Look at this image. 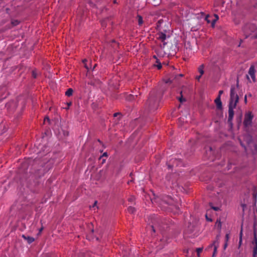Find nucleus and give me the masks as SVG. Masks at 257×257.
Here are the masks:
<instances>
[{"label": "nucleus", "instance_id": "obj_1", "mask_svg": "<svg viewBox=\"0 0 257 257\" xmlns=\"http://www.w3.org/2000/svg\"><path fill=\"white\" fill-rule=\"evenodd\" d=\"M238 82L236 86L231 85L230 92V99L228 105V121L231 122L234 116L233 109L236 107V104L238 102L239 97L237 92L238 91Z\"/></svg>", "mask_w": 257, "mask_h": 257}, {"label": "nucleus", "instance_id": "obj_2", "mask_svg": "<svg viewBox=\"0 0 257 257\" xmlns=\"http://www.w3.org/2000/svg\"><path fill=\"white\" fill-rule=\"evenodd\" d=\"M26 100L22 96H19L15 100H12L6 103V107L10 113H13L20 105L21 111H23L26 106Z\"/></svg>", "mask_w": 257, "mask_h": 257}, {"label": "nucleus", "instance_id": "obj_3", "mask_svg": "<svg viewBox=\"0 0 257 257\" xmlns=\"http://www.w3.org/2000/svg\"><path fill=\"white\" fill-rule=\"evenodd\" d=\"M146 104L150 111H154L158 108L159 99L155 91L153 90L150 92Z\"/></svg>", "mask_w": 257, "mask_h": 257}, {"label": "nucleus", "instance_id": "obj_4", "mask_svg": "<svg viewBox=\"0 0 257 257\" xmlns=\"http://www.w3.org/2000/svg\"><path fill=\"white\" fill-rule=\"evenodd\" d=\"M242 30L245 35L246 38H247L252 33L255 31L256 26L253 24L248 23L243 26Z\"/></svg>", "mask_w": 257, "mask_h": 257}, {"label": "nucleus", "instance_id": "obj_5", "mask_svg": "<svg viewBox=\"0 0 257 257\" xmlns=\"http://www.w3.org/2000/svg\"><path fill=\"white\" fill-rule=\"evenodd\" d=\"M253 117V115L250 111L248 112L245 114L243 122V125L245 127H247L251 125Z\"/></svg>", "mask_w": 257, "mask_h": 257}, {"label": "nucleus", "instance_id": "obj_6", "mask_svg": "<svg viewBox=\"0 0 257 257\" xmlns=\"http://www.w3.org/2000/svg\"><path fill=\"white\" fill-rule=\"evenodd\" d=\"M167 31L165 30L164 32H160L158 33L156 35L157 38L163 43V47L167 44V43L165 42L166 39L170 37V35L167 34Z\"/></svg>", "mask_w": 257, "mask_h": 257}, {"label": "nucleus", "instance_id": "obj_7", "mask_svg": "<svg viewBox=\"0 0 257 257\" xmlns=\"http://www.w3.org/2000/svg\"><path fill=\"white\" fill-rule=\"evenodd\" d=\"M251 244L253 245L252 257H256L257 255V237L255 232L253 233V238Z\"/></svg>", "mask_w": 257, "mask_h": 257}, {"label": "nucleus", "instance_id": "obj_8", "mask_svg": "<svg viewBox=\"0 0 257 257\" xmlns=\"http://www.w3.org/2000/svg\"><path fill=\"white\" fill-rule=\"evenodd\" d=\"M162 201L164 203L168 204L169 205H170V206L173 205V203H174V201H173V199L168 196H166L164 197L162 199Z\"/></svg>", "mask_w": 257, "mask_h": 257}, {"label": "nucleus", "instance_id": "obj_9", "mask_svg": "<svg viewBox=\"0 0 257 257\" xmlns=\"http://www.w3.org/2000/svg\"><path fill=\"white\" fill-rule=\"evenodd\" d=\"M218 238H219V236L217 235L216 237V239L215 240H214L213 241V242L209 246V247H213V249H214L213 252H215V253L217 251V249L219 246Z\"/></svg>", "mask_w": 257, "mask_h": 257}, {"label": "nucleus", "instance_id": "obj_10", "mask_svg": "<svg viewBox=\"0 0 257 257\" xmlns=\"http://www.w3.org/2000/svg\"><path fill=\"white\" fill-rule=\"evenodd\" d=\"M248 75L250 76L253 82L255 81V70L253 66L250 67L248 71Z\"/></svg>", "mask_w": 257, "mask_h": 257}, {"label": "nucleus", "instance_id": "obj_11", "mask_svg": "<svg viewBox=\"0 0 257 257\" xmlns=\"http://www.w3.org/2000/svg\"><path fill=\"white\" fill-rule=\"evenodd\" d=\"M214 102L218 109H220L222 108V105L220 96H217V98L215 99Z\"/></svg>", "mask_w": 257, "mask_h": 257}, {"label": "nucleus", "instance_id": "obj_12", "mask_svg": "<svg viewBox=\"0 0 257 257\" xmlns=\"http://www.w3.org/2000/svg\"><path fill=\"white\" fill-rule=\"evenodd\" d=\"M22 237L25 240H26L27 241V242L29 244L32 243L35 240V239L34 237L26 235L25 234L22 235Z\"/></svg>", "mask_w": 257, "mask_h": 257}, {"label": "nucleus", "instance_id": "obj_13", "mask_svg": "<svg viewBox=\"0 0 257 257\" xmlns=\"http://www.w3.org/2000/svg\"><path fill=\"white\" fill-rule=\"evenodd\" d=\"M204 67H205V66L204 64H201V65H200L198 69H197V70H198V73H199V74L200 75H203L204 73Z\"/></svg>", "mask_w": 257, "mask_h": 257}, {"label": "nucleus", "instance_id": "obj_14", "mask_svg": "<svg viewBox=\"0 0 257 257\" xmlns=\"http://www.w3.org/2000/svg\"><path fill=\"white\" fill-rule=\"evenodd\" d=\"M173 161V162H172V165H168V167L169 168H171L174 166H178L179 165V164H178V161L176 160V158H172L170 160V161Z\"/></svg>", "mask_w": 257, "mask_h": 257}, {"label": "nucleus", "instance_id": "obj_15", "mask_svg": "<svg viewBox=\"0 0 257 257\" xmlns=\"http://www.w3.org/2000/svg\"><path fill=\"white\" fill-rule=\"evenodd\" d=\"M73 92V90L72 88H69L67 90V91L65 92V95L70 97L72 95Z\"/></svg>", "mask_w": 257, "mask_h": 257}, {"label": "nucleus", "instance_id": "obj_16", "mask_svg": "<svg viewBox=\"0 0 257 257\" xmlns=\"http://www.w3.org/2000/svg\"><path fill=\"white\" fill-rule=\"evenodd\" d=\"M154 66L158 68V69H161L162 67L161 62L158 59H157L156 64H154Z\"/></svg>", "mask_w": 257, "mask_h": 257}, {"label": "nucleus", "instance_id": "obj_17", "mask_svg": "<svg viewBox=\"0 0 257 257\" xmlns=\"http://www.w3.org/2000/svg\"><path fill=\"white\" fill-rule=\"evenodd\" d=\"M149 3H151L152 5H154V6H157L158 5L160 2V0H148Z\"/></svg>", "mask_w": 257, "mask_h": 257}, {"label": "nucleus", "instance_id": "obj_18", "mask_svg": "<svg viewBox=\"0 0 257 257\" xmlns=\"http://www.w3.org/2000/svg\"><path fill=\"white\" fill-rule=\"evenodd\" d=\"M138 21V24L139 25L141 26L143 23V20L142 16L138 15L137 17Z\"/></svg>", "mask_w": 257, "mask_h": 257}, {"label": "nucleus", "instance_id": "obj_19", "mask_svg": "<svg viewBox=\"0 0 257 257\" xmlns=\"http://www.w3.org/2000/svg\"><path fill=\"white\" fill-rule=\"evenodd\" d=\"M127 211L129 213H134L136 211V209L134 207H132V206H129L128 208H127Z\"/></svg>", "mask_w": 257, "mask_h": 257}, {"label": "nucleus", "instance_id": "obj_20", "mask_svg": "<svg viewBox=\"0 0 257 257\" xmlns=\"http://www.w3.org/2000/svg\"><path fill=\"white\" fill-rule=\"evenodd\" d=\"M180 93H181V96L178 97L179 100L181 102H183L185 101H186L185 99L183 98V95L182 94V91H180Z\"/></svg>", "mask_w": 257, "mask_h": 257}, {"label": "nucleus", "instance_id": "obj_21", "mask_svg": "<svg viewBox=\"0 0 257 257\" xmlns=\"http://www.w3.org/2000/svg\"><path fill=\"white\" fill-rule=\"evenodd\" d=\"M207 189L209 190L213 191V190H214V186H213L211 184H209L207 186Z\"/></svg>", "mask_w": 257, "mask_h": 257}, {"label": "nucleus", "instance_id": "obj_22", "mask_svg": "<svg viewBox=\"0 0 257 257\" xmlns=\"http://www.w3.org/2000/svg\"><path fill=\"white\" fill-rule=\"evenodd\" d=\"M19 24V22L18 20H13L12 21V24L15 26L18 25Z\"/></svg>", "mask_w": 257, "mask_h": 257}, {"label": "nucleus", "instance_id": "obj_23", "mask_svg": "<svg viewBox=\"0 0 257 257\" xmlns=\"http://www.w3.org/2000/svg\"><path fill=\"white\" fill-rule=\"evenodd\" d=\"M72 102L71 101H70L69 102H67V106L64 107V109H68L69 108V107L72 105Z\"/></svg>", "mask_w": 257, "mask_h": 257}, {"label": "nucleus", "instance_id": "obj_24", "mask_svg": "<svg viewBox=\"0 0 257 257\" xmlns=\"http://www.w3.org/2000/svg\"><path fill=\"white\" fill-rule=\"evenodd\" d=\"M103 157H107L108 154L106 152H104L103 153L102 155L99 157V160H101Z\"/></svg>", "mask_w": 257, "mask_h": 257}, {"label": "nucleus", "instance_id": "obj_25", "mask_svg": "<svg viewBox=\"0 0 257 257\" xmlns=\"http://www.w3.org/2000/svg\"><path fill=\"white\" fill-rule=\"evenodd\" d=\"M212 204V203H210V206L211 207V208L215 211H218L219 210V208L218 207H214V206H212L211 205Z\"/></svg>", "mask_w": 257, "mask_h": 257}, {"label": "nucleus", "instance_id": "obj_26", "mask_svg": "<svg viewBox=\"0 0 257 257\" xmlns=\"http://www.w3.org/2000/svg\"><path fill=\"white\" fill-rule=\"evenodd\" d=\"M37 74L35 70H33L32 71V77L34 78H36L37 77Z\"/></svg>", "mask_w": 257, "mask_h": 257}, {"label": "nucleus", "instance_id": "obj_27", "mask_svg": "<svg viewBox=\"0 0 257 257\" xmlns=\"http://www.w3.org/2000/svg\"><path fill=\"white\" fill-rule=\"evenodd\" d=\"M202 76V75H200V74L198 75H196L195 76V79L198 81L199 82L200 81V78H201V77Z\"/></svg>", "mask_w": 257, "mask_h": 257}, {"label": "nucleus", "instance_id": "obj_28", "mask_svg": "<svg viewBox=\"0 0 257 257\" xmlns=\"http://www.w3.org/2000/svg\"><path fill=\"white\" fill-rule=\"evenodd\" d=\"M216 225H217V226L218 227H221V223L220 221H218L217 220V221H216Z\"/></svg>", "mask_w": 257, "mask_h": 257}, {"label": "nucleus", "instance_id": "obj_29", "mask_svg": "<svg viewBox=\"0 0 257 257\" xmlns=\"http://www.w3.org/2000/svg\"><path fill=\"white\" fill-rule=\"evenodd\" d=\"M242 229H241L240 233H239V238H240V241H242Z\"/></svg>", "mask_w": 257, "mask_h": 257}, {"label": "nucleus", "instance_id": "obj_30", "mask_svg": "<svg viewBox=\"0 0 257 257\" xmlns=\"http://www.w3.org/2000/svg\"><path fill=\"white\" fill-rule=\"evenodd\" d=\"M223 91L222 90H220L218 92V96H220V97L221 98V95L223 94Z\"/></svg>", "mask_w": 257, "mask_h": 257}, {"label": "nucleus", "instance_id": "obj_31", "mask_svg": "<svg viewBox=\"0 0 257 257\" xmlns=\"http://www.w3.org/2000/svg\"><path fill=\"white\" fill-rule=\"evenodd\" d=\"M202 251V248H197V252L198 254H199Z\"/></svg>", "mask_w": 257, "mask_h": 257}, {"label": "nucleus", "instance_id": "obj_32", "mask_svg": "<svg viewBox=\"0 0 257 257\" xmlns=\"http://www.w3.org/2000/svg\"><path fill=\"white\" fill-rule=\"evenodd\" d=\"M217 21V20H216V19H215L214 20H213L212 22V26H214V25H215L216 22Z\"/></svg>", "mask_w": 257, "mask_h": 257}, {"label": "nucleus", "instance_id": "obj_33", "mask_svg": "<svg viewBox=\"0 0 257 257\" xmlns=\"http://www.w3.org/2000/svg\"><path fill=\"white\" fill-rule=\"evenodd\" d=\"M225 239H226V242H227L229 239V234H226Z\"/></svg>", "mask_w": 257, "mask_h": 257}, {"label": "nucleus", "instance_id": "obj_34", "mask_svg": "<svg viewBox=\"0 0 257 257\" xmlns=\"http://www.w3.org/2000/svg\"><path fill=\"white\" fill-rule=\"evenodd\" d=\"M206 218L207 220L209 221H212V219L211 218H208L207 215H206Z\"/></svg>", "mask_w": 257, "mask_h": 257}, {"label": "nucleus", "instance_id": "obj_35", "mask_svg": "<svg viewBox=\"0 0 257 257\" xmlns=\"http://www.w3.org/2000/svg\"><path fill=\"white\" fill-rule=\"evenodd\" d=\"M244 102H245V103H247V96H246V95H245V96H244Z\"/></svg>", "mask_w": 257, "mask_h": 257}, {"label": "nucleus", "instance_id": "obj_36", "mask_svg": "<svg viewBox=\"0 0 257 257\" xmlns=\"http://www.w3.org/2000/svg\"><path fill=\"white\" fill-rule=\"evenodd\" d=\"M214 17H215V19H216V20H218L219 19V17H218V16L217 15H216V14H214Z\"/></svg>", "mask_w": 257, "mask_h": 257}, {"label": "nucleus", "instance_id": "obj_37", "mask_svg": "<svg viewBox=\"0 0 257 257\" xmlns=\"http://www.w3.org/2000/svg\"><path fill=\"white\" fill-rule=\"evenodd\" d=\"M227 246V242H226L225 243L224 245V249H226V248Z\"/></svg>", "mask_w": 257, "mask_h": 257}, {"label": "nucleus", "instance_id": "obj_38", "mask_svg": "<svg viewBox=\"0 0 257 257\" xmlns=\"http://www.w3.org/2000/svg\"><path fill=\"white\" fill-rule=\"evenodd\" d=\"M119 114V113L118 112L114 113L113 114V116H114V117H116V116H117V115H118V114Z\"/></svg>", "mask_w": 257, "mask_h": 257}, {"label": "nucleus", "instance_id": "obj_39", "mask_svg": "<svg viewBox=\"0 0 257 257\" xmlns=\"http://www.w3.org/2000/svg\"><path fill=\"white\" fill-rule=\"evenodd\" d=\"M128 200L130 202H132L134 200V198H133V197L130 198H128Z\"/></svg>", "mask_w": 257, "mask_h": 257}, {"label": "nucleus", "instance_id": "obj_40", "mask_svg": "<svg viewBox=\"0 0 257 257\" xmlns=\"http://www.w3.org/2000/svg\"><path fill=\"white\" fill-rule=\"evenodd\" d=\"M175 207H176V209H177V213H179L180 212H181V211H180V210H179V207H177L176 206H175Z\"/></svg>", "mask_w": 257, "mask_h": 257}, {"label": "nucleus", "instance_id": "obj_41", "mask_svg": "<svg viewBox=\"0 0 257 257\" xmlns=\"http://www.w3.org/2000/svg\"><path fill=\"white\" fill-rule=\"evenodd\" d=\"M177 76H178V75H176L175 78H176ZM178 76H179V77H183V74H180L178 75Z\"/></svg>", "mask_w": 257, "mask_h": 257}, {"label": "nucleus", "instance_id": "obj_42", "mask_svg": "<svg viewBox=\"0 0 257 257\" xmlns=\"http://www.w3.org/2000/svg\"><path fill=\"white\" fill-rule=\"evenodd\" d=\"M105 159H102V163L103 164L105 163Z\"/></svg>", "mask_w": 257, "mask_h": 257}, {"label": "nucleus", "instance_id": "obj_43", "mask_svg": "<svg viewBox=\"0 0 257 257\" xmlns=\"http://www.w3.org/2000/svg\"><path fill=\"white\" fill-rule=\"evenodd\" d=\"M97 202L96 201H95V202H94V205H93V207H94V206L96 204Z\"/></svg>", "mask_w": 257, "mask_h": 257}, {"label": "nucleus", "instance_id": "obj_44", "mask_svg": "<svg viewBox=\"0 0 257 257\" xmlns=\"http://www.w3.org/2000/svg\"><path fill=\"white\" fill-rule=\"evenodd\" d=\"M255 38H257V34H255L254 36H253Z\"/></svg>", "mask_w": 257, "mask_h": 257}, {"label": "nucleus", "instance_id": "obj_45", "mask_svg": "<svg viewBox=\"0 0 257 257\" xmlns=\"http://www.w3.org/2000/svg\"><path fill=\"white\" fill-rule=\"evenodd\" d=\"M248 96L249 97H251L252 95L250 93H249L248 94Z\"/></svg>", "mask_w": 257, "mask_h": 257}, {"label": "nucleus", "instance_id": "obj_46", "mask_svg": "<svg viewBox=\"0 0 257 257\" xmlns=\"http://www.w3.org/2000/svg\"><path fill=\"white\" fill-rule=\"evenodd\" d=\"M215 256V252H213V254H212V256L214 257Z\"/></svg>", "mask_w": 257, "mask_h": 257}, {"label": "nucleus", "instance_id": "obj_47", "mask_svg": "<svg viewBox=\"0 0 257 257\" xmlns=\"http://www.w3.org/2000/svg\"><path fill=\"white\" fill-rule=\"evenodd\" d=\"M153 58H154L155 59H156L157 60V58L156 57V56L154 55L153 56Z\"/></svg>", "mask_w": 257, "mask_h": 257}, {"label": "nucleus", "instance_id": "obj_48", "mask_svg": "<svg viewBox=\"0 0 257 257\" xmlns=\"http://www.w3.org/2000/svg\"><path fill=\"white\" fill-rule=\"evenodd\" d=\"M246 77H247V79L249 80V76L248 75H247Z\"/></svg>", "mask_w": 257, "mask_h": 257}, {"label": "nucleus", "instance_id": "obj_49", "mask_svg": "<svg viewBox=\"0 0 257 257\" xmlns=\"http://www.w3.org/2000/svg\"><path fill=\"white\" fill-rule=\"evenodd\" d=\"M152 228H153V229L154 231L155 232V230L154 229L153 226H152Z\"/></svg>", "mask_w": 257, "mask_h": 257}, {"label": "nucleus", "instance_id": "obj_50", "mask_svg": "<svg viewBox=\"0 0 257 257\" xmlns=\"http://www.w3.org/2000/svg\"><path fill=\"white\" fill-rule=\"evenodd\" d=\"M241 242H242V241H240L239 240V244H241Z\"/></svg>", "mask_w": 257, "mask_h": 257}, {"label": "nucleus", "instance_id": "obj_51", "mask_svg": "<svg viewBox=\"0 0 257 257\" xmlns=\"http://www.w3.org/2000/svg\"><path fill=\"white\" fill-rule=\"evenodd\" d=\"M95 66H96V64H95V65H94L93 68H95Z\"/></svg>", "mask_w": 257, "mask_h": 257}, {"label": "nucleus", "instance_id": "obj_52", "mask_svg": "<svg viewBox=\"0 0 257 257\" xmlns=\"http://www.w3.org/2000/svg\"><path fill=\"white\" fill-rule=\"evenodd\" d=\"M95 66H96V64H95V65H94L93 68H95Z\"/></svg>", "mask_w": 257, "mask_h": 257}, {"label": "nucleus", "instance_id": "obj_53", "mask_svg": "<svg viewBox=\"0 0 257 257\" xmlns=\"http://www.w3.org/2000/svg\"><path fill=\"white\" fill-rule=\"evenodd\" d=\"M95 66H96V64H95V65H94L93 68H95Z\"/></svg>", "mask_w": 257, "mask_h": 257}]
</instances>
